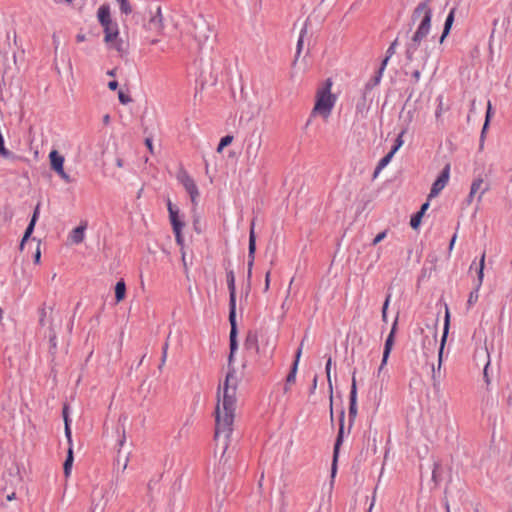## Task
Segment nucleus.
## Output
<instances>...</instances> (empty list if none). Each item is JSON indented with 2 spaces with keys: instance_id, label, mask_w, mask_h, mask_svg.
<instances>
[{
  "instance_id": "obj_25",
  "label": "nucleus",
  "mask_w": 512,
  "mask_h": 512,
  "mask_svg": "<svg viewBox=\"0 0 512 512\" xmlns=\"http://www.w3.org/2000/svg\"><path fill=\"white\" fill-rule=\"evenodd\" d=\"M244 345L247 350H255L256 353H259L257 334L255 332L249 331L247 333Z\"/></svg>"
},
{
  "instance_id": "obj_58",
  "label": "nucleus",
  "mask_w": 512,
  "mask_h": 512,
  "mask_svg": "<svg viewBox=\"0 0 512 512\" xmlns=\"http://www.w3.org/2000/svg\"><path fill=\"white\" fill-rule=\"evenodd\" d=\"M39 210H40V203H38L34 209V212H33V215L32 216H35V223L37 222L38 220V217H39Z\"/></svg>"
},
{
  "instance_id": "obj_19",
  "label": "nucleus",
  "mask_w": 512,
  "mask_h": 512,
  "mask_svg": "<svg viewBox=\"0 0 512 512\" xmlns=\"http://www.w3.org/2000/svg\"><path fill=\"white\" fill-rule=\"evenodd\" d=\"M343 418H344V411L341 412V424H340V428H339V432H338V436H337V439H336V442H335V445H334V453H333V464H332V477L335 476V473H336V462H337V458H338V453H339V447L342 443V439H343Z\"/></svg>"
},
{
  "instance_id": "obj_6",
  "label": "nucleus",
  "mask_w": 512,
  "mask_h": 512,
  "mask_svg": "<svg viewBox=\"0 0 512 512\" xmlns=\"http://www.w3.org/2000/svg\"><path fill=\"white\" fill-rule=\"evenodd\" d=\"M103 29L105 33L104 41L118 52H124L126 45L125 42L119 38L118 24L115 22L111 26H106Z\"/></svg>"
},
{
  "instance_id": "obj_16",
  "label": "nucleus",
  "mask_w": 512,
  "mask_h": 512,
  "mask_svg": "<svg viewBox=\"0 0 512 512\" xmlns=\"http://www.w3.org/2000/svg\"><path fill=\"white\" fill-rule=\"evenodd\" d=\"M349 401V418L352 421L357 416V383L355 378V372H353L352 375Z\"/></svg>"
},
{
  "instance_id": "obj_53",
  "label": "nucleus",
  "mask_w": 512,
  "mask_h": 512,
  "mask_svg": "<svg viewBox=\"0 0 512 512\" xmlns=\"http://www.w3.org/2000/svg\"><path fill=\"white\" fill-rule=\"evenodd\" d=\"M270 286V271H268L265 275V285H264V291H268Z\"/></svg>"
},
{
  "instance_id": "obj_57",
  "label": "nucleus",
  "mask_w": 512,
  "mask_h": 512,
  "mask_svg": "<svg viewBox=\"0 0 512 512\" xmlns=\"http://www.w3.org/2000/svg\"><path fill=\"white\" fill-rule=\"evenodd\" d=\"M266 345L270 346V350L268 351V354H269V356H271L273 353V350L275 348V343H274V341H271V343H270V341L267 340Z\"/></svg>"
},
{
  "instance_id": "obj_13",
  "label": "nucleus",
  "mask_w": 512,
  "mask_h": 512,
  "mask_svg": "<svg viewBox=\"0 0 512 512\" xmlns=\"http://www.w3.org/2000/svg\"><path fill=\"white\" fill-rule=\"evenodd\" d=\"M484 266H485V253L482 254L481 259H480V264H479V268L477 271L478 283H477L475 289L473 291H471L469 294L468 301H467L468 306H472L473 304H475L479 298L478 292H479V289L482 285L483 278H484V272H483Z\"/></svg>"
},
{
  "instance_id": "obj_31",
  "label": "nucleus",
  "mask_w": 512,
  "mask_h": 512,
  "mask_svg": "<svg viewBox=\"0 0 512 512\" xmlns=\"http://www.w3.org/2000/svg\"><path fill=\"white\" fill-rule=\"evenodd\" d=\"M178 213H179V211L177 208H170L169 218H170L173 228L184 227V223L182 221H180V219L178 217Z\"/></svg>"
},
{
  "instance_id": "obj_22",
  "label": "nucleus",
  "mask_w": 512,
  "mask_h": 512,
  "mask_svg": "<svg viewBox=\"0 0 512 512\" xmlns=\"http://www.w3.org/2000/svg\"><path fill=\"white\" fill-rule=\"evenodd\" d=\"M303 343L304 341H302L300 343V346L296 352V355H295V360L293 362V365H292V368L289 372V374L287 375V378H286V383L287 384H292L295 382V379H296V373H297V369H298V364H299V361H300V357L302 355V348H303Z\"/></svg>"
},
{
  "instance_id": "obj_40",
  "label": "nucleus",
  "mask_w": 512,
  "mask_h": 512,
  "mask_svg": "<svg viewBox=\"0 0 512 512\" xmlns=\"http://www.w3.org/2000/svg\"><path fill=\"white\" fill-rule=\"evenodd\" d=\"M422 217L423 215L418 212L411 217L410 225L413 229H417L420 226Z\"/></svg>"
},
{
  "instance_id": "obj_38",
  "label": "nucleus",
  "mask_w": 512,
  "mask_h": 512,
  "mask_svg": "<svg viewBox=\"0 0 512 512\" xmlns=\"http://www.w3.org/2000/svg\"><path fill=\"white\" fill-rule=\"evenodd\" d=\"M407 131V127L404 128L400 134L398 135L396 141H395V145L393 146V148L391 149L392 153H396L398 151V149L403 145V140H402V137L403 135L406 133Z\"/></svg>"
},
{
  "instance_id": "obj_5",
  "label": "nucleus",
  "mask_w": 512,
  "mask_h": 512,
  "mask_svg": "<svg viewBox=\"0 0 512 512\" xmlns=\"http://www.w3.org/2000/svg\"><path fill=\"white\" fill-rule=\"evenodd\" d=\"M262 146V138L260 134L253 133L245 150L247 163L250 166H259L261 163L260 151Z\"/></svg>"
},
{
  "instance_id": "obj_12",
  "label": "nucleus",
  "mask_w": 512,
  "mask_h": 512,
  "mask_svg": "<svg viewBox=\"0 0 512 512\" xmlns=\"http://www.w3.org/2000/svg\"><path fill=\"white\" fill-rule=\"evenodd\" d=\"M449 173H450V166L446 165L444 169L442 170L441 174L438 176V178L434 181L431 191L428 195V199H432L436 197L447 185L449 180Z\"/></svg>"
},
{
  "instance_id": "obj_1",
  "label": "nucleus",
  "mask_w": 512,
  "mask_h": 512,
  "mask_svg": "<svg viewBox=\"0 0 512 512\" xmlns=\"http://www.w3.org/2000/svg\"><path fill=\"white\" fill-rule=\"evenodd\" d=\"M236 388L237 379L235 377V370L230 369L227 373L223 387L218 390V403L215 409V440L220 441L223 435V453L228 448L230 435L233 431L232 425L234 422L235 409H236Z\"/></svg>"
},
{
  "instance_id": "obj_64",
  "label": "nucleus",
  "mask_w": 512,
  "mask_h": 512,
  "mask_svg": "<svg viewBox=\"0 0 512 512\" xmlns=\"http://www.w3.org/2000/svg\"><path fill=\"white\" fill-rule=\"evenodd\" d=\"M412 118H413V112L411 110H409L407 112V124H409L412 121Z\"/></svg>"
},
{
  "instance_id": "obj_42",
  "label": "nucleus",
  "mask_w": 512,
  "mask_h": 512,
  "mask_svg": "<svg viewBox=\"0 0 512 512\" xmlns=\"http://www.w3.org/2000/svg\"><path fill=\"white\" fill-rule=\"evenodd\" d=\"M182 228L183 227H175V228H173V232L175 234L176 242L180 246L183 245Z\"/></svg>"
},
{
  "instance_id": "obj_15",
  "label": "nucleus",
  "mask_w": 512,
  "mask_h": 512,
  "mask_svg": "<svg viewBox=\"0 0 512 512\" xmlns=\"http://www.w3.org/2000/svg\"><path fill=\"white\" fill-rule=\"evenodd\" d=\"M373 101L372 94L367 91H362L361 96L356 100L355 110L357 114L364 116L368 111L370 104Z\"/></svg>"
},
{
  "instance_id": "obj_39",
  "label": "nucleus",
  "mask_w": 512,
  "mask_h": 512,
  "mask_svg": "<svg viewBox=\"0 0 512 512\" xmlns=\"http://www.w3.org/2000/svg\"><path fill=\"white\" fill-rule=\"evenodd\" d=\"M179 182L184 186L187 183H190L193 179L188 175V173L184 170H181L178 174Z\"/></svg>"
},
{
  "instance_id": "obj_51",
  "label": "nucleus",
  "mask_w": 512,
  "mask_h": 512,
  "mask_svg": "<svg viewBox=\"0 0 512 512\" xmlns=\"http://www.w3.org/2000/svg\"><path fill=\"white\" fill-rule=\"evenodd\" d=\"M65 435L67 437L68 442L71 443L72 439H71V430H70L69 420H66Z\"/></svg>"
},
{
  "instance_id": "obj_11",
  "label": "nucleus",
  "mask_w": 512,
  "mask_h": 512,
  "mask_svg": "<svg viewBox=\"0 0 512 512\" xmlns=\"http://www.w3.org/2000/svg\"><path fill=\"white\" fill-rule=\"evenodd\" d=\"M449 327H450V313H449L448 307L446 306L443 334L441 337V343H440V348H439V352H438V367H437V370L435 369L434 366L432 367V378L434 381L436 380L437 373H439V371L441 369L442 356H443L445 343H446L448 333H449Z\"/></svg>"
},
{
  "instance_id": "obj_10",
  "label": "nucleus",
  "mask_w": 512,
  "mask_h": 512,
  "mask_svg": "<svg viewBox=\"0 0 512 512\" xmlns=\"http://www.w3.org/2000/svg\"><path fill=\"white\" fill-rule=\"evenodd\" d=\"M227 286L229 289V321L236 320V287L235 275L232 270L226 273Z\"/></svg>"
},
{
  "instance_id": "obj_52",
  "label": "nucleus",
  "mask_w": 512,
  "mask_h": 512,
  "mask_svg": "<svg viewBox=\"0 0 512 512\" xmlns=\"http://www.w3.org/2000/svg\"><path fill=\"white\" fill-rule=\"evenodd\" d=\"M491 114H492V105H491V102H490V101H488V103H487V112H486L485 121H487V122H489V121H490Z\"/></svg>"
},
{
  "instance_id": "obj_46",
  "label": "nucleus",
  "mask_w": 512,
  "mask_h": 512,
  "mask_svg": "<svg viewBox=\"0 0 512 512\" xmlns=\"http://www.w3.org/2000/svg\"><path fill=\"white\" fill-rule=\"evenodd\" d=\"M49 330H50V335H49L50 345H51L52 349H55L56 348V338H57V335H56V332H55V330H54V328L52 326L49 328Z\"/></svg>"
},
{
  "instance_id": "obj_21",
  "label": "nucleus",
  "mask_w": 512,
  "mask_h": 512,
  "mask_svg": "<svg viewBox=\"0 0 512 512\" xmlns=\"http://www.w3.org/2000/svg\"><path fill=\"white\" fill-rule=\"evenodd\" d=\"M98 21L101 26L104 28L106 26H111L114 22L112 21L110 14V7L108 5H102L99 7L97 12Z\"/></svg>"
},
{
  "instance_id": "obj_14",
  "label": "nucleus",
  "mask_w": 512,
  "mask_h": 512,
  "mask_svg": "<svg viewBox=\"0 0 512 512\" xmlns=\"http://www.w3.org/2000/svg\"><path fill=\"white\" fill-rule=\"evenodd\" d=\"M397 320L398 318L395 319L393 325H392V328H391V331L385 341V345H384V351H383V357H382V361H381V365L378 369V373H380L384 367V365L387 363V360L389 358V355L391 353V350H392V347H393V344H394V335H395V332H396V329H397Z\"/></svg>"
},
{
  "instance_id": "obj_3",
  "label": "nucleus",
  "mask_w": 512,
  "mask_h": 512,
  "mask_svg": "<svg viewBox=\"0 0 512 512\" xmlns=\"http://www.w3.org/2000/svg\"><path fill=\"white\" fill-rule=\"evenodd\" d=\"M331 82L327 80L326 86L319 89L316 94V103L312 115L319 114L328 118L335 103V97L331 94Z\"/></svg>"
},
{
  "instance_id": "obj_30",
  "label": "nucleus",
  "mask_w": 512,
  "mask_h": 512,
  "mask_svg": "<svg viewBox=\"0 0 512 512\" xmlns=\"http://www.w3.org/2000/svg\"><path fill=\"white\" fill-rule=\"evenodd\" d=\"M73 459H74L73 458V450L71 447H69L68 452H67V457H66L64 465H63L64 474L66 477H68L71 473Z\"/></svg>"
},
{
  "instance_id": "obj_7",
  "label": "nucleus",
  "mask_w": 512,
  "mask_h": 512,
  "mask_svg": "<svg viewBox=\"0 0 512 512\" xmlns=\"http://www.w3.org/2000/svg\"><path fill=\"white\" fill-rule=\"evenodd\" d=\"M108 491L103 487H94L91 494V508L90 512H104L108 503Z\"/></svg>"
},
{
  "instance_id": "obj_47",
  "label": "nucleus",
  "mask_w": 512,
  "mask_h": 512,
  "mask_svg": "<svg viewBox=\"0 0 512 512\" xmlns=\"http://www.w3.org/2000/svg\"><path fill=\"white\" fill-rule=\"evenodd\" d=\"M118 99L122 104H128L132 101L131 97L125 94L123 91L118 92Z\"/></svg>"
},
{
  "instance_id": "obj_49",
  "label": "nucleus",
  "mask_w": 512,
  "mask_h": 512,
  "mask_svg": "<svg viewBox=\"0 0 512 512\" xmlns=\"http://www.w3.org/2000/svg\"><path fill=\"white\" fill-rule=\"evenodd\" d=\"M386 237V231H383L376 235V237L372 241V245H377Z\"/></svg>"
},
{
  "instance_id": "obj_28",
  "label": "nucleus",
  "mask_w": 512,
  "mask_h": 512,
  "mask_svg": "<svg viewBox=\"0 0 512 512\" xmlns=\"http://www.w3.org/2000/svg\"><path fill=\"white\" fill-rule=\"evenodd\" d=\"M126 296V284L123 280H120L115 285V299L119 303L124 300Z\"/></svg>"
},
{
  "instance_id": "obj_4",
  "label": "nucleus",
  "mask_w": 512,
  "mask_h": 512,
  "mask_svg": "<svg viewBox=\"0 0 512 512\" xmlns=\"http://www.w3.org/2000/svg\"><path fill=\"white\" fill-rule=\"evenodd\" d=\"M194 38L200 48L207 44L211 45L215 41L216 35L212 27L202 17L197 18L194 22Z\"/></svg>"
},
{
  "instance_id": "obj_20",
  "label": "nucleus",
  "mask_w": 512,
  "mask_h": 512,
  "mask_svg": "<svg viewBox=\"0 0 512 512\" xmlns=\"http://www.w3.org/2000/svg\"><path fill=\"white\" fill-rule=\"evenodd\" d=\"M88 223L86 220H82L80 225L74 228L69 235L70 240L74 244H79L84 240L85 230L87 229Z\"/></svg>"
},
{
  "instance_id": "obj_24",
  "label": "nucleus",
  "mask_w": 512,
  "mask_h": 512,
  "mask_svg": "<svg viewBox=\"0 0 512 512\" xmlns=\"http://www.w3.org/2000/svg\"><path fill=\"white\" fill-rule=\"evenodd\" d=\"M455 11H456V8H452L445 20L444 29H443L442 35L440 37V40H439L440 43H443L444 39L448 36V34L451 30V27L454 22Z\"/></svg>"
},
{
  "instance_id": "obj_26",
  "label": "nucleus",
  "mask_w": 512,
  "mask_h": 512,
  "mask_svg": "<svg viewBox=\"0 0 512 512\" xmlns=\"http://www.w3.org/2000/svg\"><path fill=\"white\" fill-rule=\"evenodd\" d=\"M307 32H308V22L305 21L304 25L300 31L299 39L297 41L296 55H295V60H294L293 64H295L297 62V60L301 54V51L303 48L304 36L307 34Z\"/></svg>"
},
{
  "instance_id": "obj_44",
  "label": "nucleus",
  "mask_w": 512,
  "mask_h": 512,
  "mask_svg": "<svg viewBox=\"0 0 512 512\" xmlns=\"http://www.w3.org/2000/svg\"><path fill=\"white\" fill-rule=\"evenodd\" d=\"M168 341H166L163 345V348H162V357H161V362H160V365H159V369L161 370L162 367L164 366L165 362H166V358H167V351H168Z\"/></svg>"
},
{
  "instance_id": "obj_43",
  "label": "nucleus",
  "mask_w": 512,
  "mask_h": 512,
  "mask_svg": "<svg viewBox=\"0 0 512 512\" xmlns=\"http://www.w3.org/2000/svg\"><path fill=\"white\" fill-rule=\"evenodd\" d=\"M483 183H484V181L482 178H477L472 182L470 189L472 190V192L477 193L481 189Z\"/></svg>"
},
{
  "instance_id": "obj_34",
  "label": "nucleus",
  "mask_w": 512,
  "mask_h": 512,
  "mask_svg": "<svg viewBox=\"0 0 512 512\" xmlns=\"http://www.w3.org/2000/svg\"><path fill=\"white\" fill-rule=\"evenodd\" d=\"M395 153H392V151H390L386 156H384L378 163L376 169H375V172H374V176L376 177L377 174L379 173L380 170H382L385 166H387L391 159L393 158Z\"/></svg>"
},
{
  "instance_id": "obj_54",
  "label": "nucleus",
  "mask_w": 512,
  "mask_h": 512,
  "mask_svg": "<svg viewBox=\"0 0 512 512\" xmlns=\"http://www.w3.org/2000/svg\"><path fill=\"white\" fill-rule=\"evenodd\" d=\"M145 145L147 146L148 150L150 151V153H154V148H153V144H152V140L150 138H146L145 139Z\"/></svg>"
},
{
  "instance_id": "obj_23",
  "label": "nucleus",
  "mask_w": 512,
  "mask_h": 512,
  "mask_svg": "<svg viewBox=\"0 0 512 512\" xmlns=\"http://www.w3.org/2000/svg\"><path fill=\"white\" fill-rule=\"evenodd\" d=\"M149 27L155 30H161L163 28V17L160 7H157L155 13L151 15Z\"/></svg>"
},
{
  "instance_id": "obj_2",
  "label": "nucleus",
  "mask_w": 512,
  "mask_h": 512,
  "mask_svg": "<svg viewBox=\"0 0 512 512\" xmlns=\"http://www.w3.org/2000/svg\"><path fill=\"white\" fill-rule=\"evenodd\" d=\"M421 15H423V17L416 31L412 35L410 41L406 44L405 55L409 62L416 60L415 54L420 47L422 40L427 37L431 30L432 10L426 3H419L414 9L411 16L412 22L414 23Z\"/></svg>"
},
{
  "instance_id": "obj_36",
  "label": "nucleus",
  "mask_w": 512,
  "mask_h": 512,
  "mask_svg": "<svg viewBox=\"0 0 512 512\" xmlns=\"http://www.w3.org/2000/svg\"><path fill=\"white\" fill-rule=\"evenodd\" d=\"M233 141V136L232 135H226L225 137H223L221 140H220V143L218 144V147H217V152L218 153H221L222 150L230 145Z\"/></svg>"
},
{
  "instance_id": "obj_61",
  "label": "nucleus",
  "mask_w": 512,
  "mask_h": 512,
  "mask_svg": "<svg viewBox=\"0 0 512 512\" xmlns=\"http://www.w3.org/2000/svg\"><path fill=\"white\" fill-rule=\"evenodd\" d=\"M63 418H64V422L66 423V420H69V417H68V406H64L63 408Z\"/></svg>"
},
{
  "instance_id": "obj_32",
  "label": "nucleus",
  "mask_w": 512,
  "mask_h": 512,
  "mask_svg": "<svg viewBox=\"0 0 512 512\" xmlns=\"http://www.w3.org/2000/svg\"><path fill=\"white\" fill-rule=\"evenodd\" d=\"M53 308L52 307H49L47 308L45 304H43L39 309H38V313H39V324L41 326H45L46 324V318L48 316V314H50L52 312Z\"/></svg>"
},
{
  "instance_id": "obj_50",
  "label": "nucleus",
  "mask_w": 512,
  "mask_h": 512,
  "mask_svg": "<svg viewBox=\"0 0 512 512\" xmlns=\"http://www.w3.org/2000/svg\"><path fill=\"white\" fill-rule=\"evenodd\" d=\"M216 503L218 505V512H220V509L222 508L223 504H224V500H225V497L224 495H220L219 493L216 495Z\"/></svg>"
},
{
  "instance_id": "obj_62",
  "label": "nucleus",
  "mask_w": 512,
  "mask_h": 512,
  "mask_svg": "<svg viewBox=\"0 0 512 512\" xmlns=\"http://www.w3.org/2000/svg\"><path fill=\"white\" fill-rule=\"evenodd\" d=\"M488 125H489V122L485 121L484 125H483V128H482V132H481V140L483 141L484 139V134L488 128Z\"/></svg>"
},
{
  "instance_id": "obj_35",
  "label": "nucleus",
  "mask_w": 512,
  "mask_h": 512,
  "mask_svg": "<svg viewBox=\"0 0 512 512\" xmlns=\"http://www.w3.org/2000/svg\"><path fill=\"white\" fill-rule=\"evenodd\" d=\"M117 431L120 434V438H119L118 443H117L118 449H121V451H126L127 450V449H125L126 436H125L124 426L122 425L121 430L118 427Z\"/></svg>"
},
{
  "instance_id": "obj_9",
  "label": "nucleus",
  "mask_w": 512,
  "mask_h": 512,
  "mask_svg": "<svg viewBox=\"0 0 512 512\" xmlns=\"http://www.w3.org/2000/svg\"><path fill=\"white\" fill-rule=\"evenodd\" d=\"M254 226H255V221L253 220L251 222L250 233H249L248 263H247V266H248V271H247L248 282H250V279H251V276H252V268H253L254 259H255V252H256V236H255V232H254ZM249 285H250V283H248V287H247L246 292H245V297H247L248 294H249Z\"/></svg>"
},
{
  "instance_id": "obj_56",
  "label": "nucleus",
  "mask_w": 512,
  "mask_h": 512,
  "mask_svg": "<svg viewBox=\"0 0 512 512\" xmlns=\"http://www.w3.org/2000/svg\"><path fill=\"white\" fill-rule=\"evenodd\" d=\"M420 75H421V72H420L419 69H416V70L413 71L412 76H413L415 82L419 81Z\"/></svg>"
},
{
  "instance_id": "obj_55",
  "label": "nucleus",
  "mask_w": 512,
  "mask_h": 512,
  "mask_svg": "<svg viewBox=\"0 0 512 512\" xmlns=\"http://www.w3.org/2000/svg\"><path fill=\"white\" fill-rule=\"evenodd\" d=\"M429 208V202H425L424 204H422L420 210L418 211V213H421V215H424V213L426 212V210Z\"/></svg>"
},
{
  "instance_id": "obj_29",
  "label": "nucleus",
  "mask_w": 512,
  "mask_h": 512,
  "mask_svg": "<svg viewBox=\"0 0 512 512\" xmlns=\"http://www.w3.org/2000/svg\"><path fill=\"white\" fill-rule=\"evenodd\" d=\"M184 188L189 193L191 202L193 204H196L197 198L199 197V191L194 180H192L190 183L185 184Z\"/></svg>"
},
{
  "instance_id": "obj_27",
  "label": "nucleus",
  "mask_w": 512,
  "mask_h": 512,
  "mask_svg": "<svg viewBox=\"0 0 512 512\" xmlns=\"http://www.w3.org/2000/svg\"><path fill=\"white\" fill-rule=\"evenodd\" d=\"M130 457V450L121 451V449H118L117 452V458H116V464L118 466L122 467V471H125Z\"/></svg>"
},
{
  "instance_id": "obj_41",
  "label": "nucleus",
  "mask_w": 512,
  "mask_h": 512,
  "mask_svg": "<svg viewBox=\"0 0 512 512\" xmlns=\"http://www.w3.org/2000/svg\"><path fill=\"white\" fill-rule=\"evenodd\" d=\"M390 299H391V294L388 293V295L386 296V299L384 301L383 307H382V319L384 322H387V309H388V306L390 303Z\"/></svg>"
},
{
  "instance_id": "obj_45",
  "label": "nucleus",
  "mask_w": 512,
  "mask_h": 512,
  "mask_svg": "<svg viewBox=\"0 0 512 512\" xmlns=\"http://www.w3.org/2000/svg\"><path fill=\"white\" fill-rule=\"evenodd\" d=\"M331 365H332V360H331V358H328L326 366H325V371H326L329 387L332 390V384H331Z\"/></svg>"
},
{
  "instance_id": "obj_59",
  "label": "nucleus",
  "mask_w": 512,
  "mask_h": 512,
  "mask_svg": "<svg viewBox=\"0 0 512 512\" xmlns=\"http://www.w3.org/2000/svg\"><path fill=\"white\" fill-rule=\"evenodd\" d=\"M117 87H118V82H117V81H110V82L108 83V88H109L110 90H116V89H117Z\"/></svg>"
},
{
  "instance_id": "obj_60",
  "label": "nucleus",
  "mask_w": 512,
  "mask_h": 512,
  "mask_svg": "<svg viewBox=\"0 0 512 512\" xmlns=\"http://www.w3.org/2000/svg\"><path fill=\"white\" fill-rule=\"evenodd\" d=\"M40 257H41V252H40V249L38 247L37 250H36V253L34 255V262L35 263H39L40 262Z\"/></svg>"
},
{
  "instance_id": "obj_17",
  "label": "nucleus",
  "mask_w": 512,
  "mask_h": 512,
  "mask_svg": "<svg viewBox=\"0 0 512 512\" xmlns=\"http://www.w3.org/2000/svg\"><path fill=\"white\" fill-rule=\"evenodd\" d=\"M231 325L230 330V355L228 358L229 366L231 365V362L234 360V354L238 349V342H237V324L236 320L229 321Z\"/></svg>"
},
{
  "instance_id": "obj_48",
  "label": "nucleus",
  "mask_w": 512,
  "mask_h": 512,
  "mask_svg": "<svg viewBox=\"0 0 512 512\" xmlns=\"http://www.w3.org/2000/svg\"><path fill=\"white\" fill-rule=\"evenodd\" d=\"M396 46H397V39L394 40L391 43V45L389 46V48L387 49V56L385 58H388V60L390 59V57L395 53Z\"/></svg>"
},
{
  "instance_id": "obj_37",
  "label": "nucleus",
  "mask_w": 512,
  "mask_h": 512,
  "mask_svg": "<svg viewBox=\"0 0 512 512\" xmlns=\"http://www.w3.org/2000/svg\"><path fill=\"white\" fill-rule=\"evenodd\" d=\"M120 5L121 13L125 15H129L132 13V6L130 5L128 0H117Z\"/></svg>"
},
{
  "instance_id": "obj_33",
  "label": "nucleus",
  "mask_w": 512,
  "mask_h": 512,
  "mask_svg": "<svg viewBox=\"0 0 512 512\" xmlns=\"http://www.w3.org/2000/svg\"><path fill=\"white\" fill-rule=\"evenodd\" d=\"M35 216H32L31 220H30V223L28 225V227L26 228V231L24 233V236L22 238V241L20 243V249L22 250L23 247H24V243L29 239V237L31 236V234L33 233V230H34V227H35Z\"/></svg>"
},
{
  "instance_id": "obj_63",
  "label": "nucleus",
  "mask_w": 512,
  "mask_h": 512,
  "mask_svg": "<svg viewBox=\"0 0 512 512\" xmlns=\"http://www.w3.org/2000/svg\"><path fill=\"white\" fill-rule=\"evenodd\" d=\"M103 124L108 125L110 123V116L109 114H105L102 118Z\"/></svg>"
},
{
  "instance_id": "obj_18",
  "label": "nucleus",
  "mask_w": 512,
  "mask_h": 512,
  "mask_svg": "<svg viewBox=\"0 0 512 512\" xmlns=\"http://www.w3.org/2000/svg\"><path fill=\"white\" fill-rule=\"evenodd\" d=\"M388 63V58H384V60L382 61L381 63V66L379 68V70L377 71V73L375 74V76H373L366 84H365V87H364V91H367L368 93L372 94V89L377 86L380 81H381V77H382V74L385 70V67Z\"/></svg>"
},
{
  "instance_id": "obj_8",
  "label": "nucleus",
  "mask_w": 512,
  "mask_h": 512,
  "mask_svg": "<svg viewBox=\"0 0 512 512\" xmlns=\"http://www.w3.org/2000/svg\"><path fill=\"white\" fill-rule=\"evenodd\" d=\"M49 160L51 169L56 172L59 177L66 183L72 182L71 177L64 171V157L57 151L52 150L49 153Z\"/></svg>"
}]
</instances>
